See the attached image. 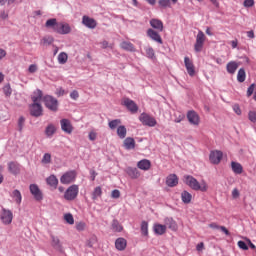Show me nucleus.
<instances>
[{
	"instance_id": "1",
	"label": "nucleus",
	"mask_w": 256,
	"mask_h": 256,
	"mask_svg": "<svg viewBox=\"0 0 256 256\" xmlns=\"http://www.w3.org/2000/svg\"><path fill=\"white\" fill-rule=\"evenodd\" d=\"M184 183L188 185V187H190V189L193 191H201L202 193H205L209 189L207 182L202 181L199 183V181L191 175L184 176Z\"/></svg>"
},
{
	"instance_id": "2",
	"label": "nucleus",
	"mask_w": 256,
	"mask_h": 256,
	"mask_svg": "<svg viewBox=\"0 0 256 256\" xmlns=\"http://www.w3.org/2000/svg\"><path fill=\"white\" fill-rule=\"evenodd\" d=\"M43 103L45 108L49 109V111H52L53 113H57V111H59V101L57 98L51 95H46L43 97Z\"/></svg>"
},
{
	"instance_id": "3",
	"label": "nucleus",
	"mask_w": 256,
	"mask_h": 256,
	"mask_svg": "<svg viewBox=\"0 0 256 256\" xmlns=\"http://www.w3.org/2000/svg\"><path fill=\"white\" fill-rule=\"evenodd\" d=\"M77 195H79V186L77 184H73L65 191L64 199L66 201H75V199H77Z\"/></svg>"
},
{
	"instance_id": "4",
	"label": "nucleus",
	"mask_w": 256,
	"mask_h": 256,
	"mask_svg": "<svg viewBox=\"0 0 256 256\" xmlns=\"http://www.w3.org/2000/svg\"><path fill=\"white\" fill-rule=\"evenodd\" d=\"M139 121L142 123V125H145L146 127H155V125H157V120L155 119V117L147 113L140 114Z\"/></svg>"
},
{
	"instance_id": "5",
	"label": "nucleus",
	"mask_w": 256,
	"mask_h": 256,
	"mask_svg": "<svg viewBox=\"0 0 256 256\" xmlns=\"http://www.w3.org/2000/svg\"><path fill=\"white\" fill-rule=\"evenodd\" d=\"M77 179V172L75 170L68 171L64 173L60 178V183L62 185H69L70 183L75 182Z\"/></svg>"
},
{
	"instance_id": "6",
	"label": "nucleus",
	"mask_w": 256,
	"mask_h": 256,
	"mask_svg": "<svg viewBox=\"0 0 256 256\" xmlns=\"http://www.w3.org/2000/svg\"><path fill=\"white\" fill-rule=\"evenodd\" d=\"M0 219L3 225H11L13 223V212L9 209L2 208Z\"/></svg>"
},
{
	"instance_id": "7",
	"label": "nucleus",
	"mask_w": 256,
	"mask_h": 256,
	"mask_svg": "<svg viewBox=\"0 0 256 256\" xmlns=\"http://www.w3.org/2000/svg\"><path fill=\"white\" fill-rule=\"evenodd\" d=\"M122 105L130 111V113L135 114L137 111H139V106H137V103L135 101L129 99V98H124L122 100Z\"/></svg>"
},
{
	"instance_id": "8",
	"label": "nucleus",
	"mask_w": 256,
	"mask_h": 256,
	"mask_svg": "<svg viewBox=\"0 0 256 256\" xmlns=\"http://www.w3.org/2000/svg\"><path fill=\"white\" fill-rule=\"evenodd\" d=\"M205 43V33L203 31H199L196 36V43L194 45V49L197 53L201 52L203 49V45Z\"/></svg>"
},
{
	"instance_id": "9",
	"label": "nucleus",
	"mask_w": 256,
	"mask_h": 256,
	"mask_svg": "<svg viewBox=\"0 0 256 256\" xmlns=\"http://www.w3.org/2000/svg\"><path fill=\"white\" fill-rule=\"evenodd\" d=\"M209 159L213 165H219L221 163V159H223V152L219 150L211 151Z\"/></svg>"
},
{
	"instance_id": "10",
	"label": "nucleus",
	"mask_w": 256,
	"mask_h": 256,
	"mask_svg": "<svg viewBox=\"0 0 256 256\" xmlns=\"http://www.w3.org/2000/svg\"><path fill=\"white\" fill-rule=\"evenodd\" d=\"M29 189L31 195H33L36 201H43V192H41V189H39V186H37V184H31Z\"/></svg>"
},
{
	"instance_id": "11",
	"label": "nucleus",
	"mask_w": 256,
	"mask_h": 256,
	"mask_svg": "<svg viewBox=\"0 0 256 256\" xmlns=\"http://www.w3.org/2000/svg\"><path fill=\"white\" fill-rule=\"evenodd\" d=\"M30 114L32 117H41L43 115V106L41 103H33L30 106Z\"/></svg>"
},
{
	"instance_id": "12",
	"label": "nucleus",
	"mask_w": 256,
	"mask_h": 256,
	"mask_svg": "<svg viewBox=\"0 0 256 256\" xmlns=\"http://www.w3.org/2000/svg\"><path fill=\"white\" fill-rule=\"evenodd\" d=\"M55 33H59V35H69V33H71V26L65 22H58Z\"/></svg>"
},
{
	"instance_id": "13",
	"label": "nucleus",
	"mask_w": 256,
	"mask_h": 256,
	"mask_svg": "<svg viewBox=\"0 0 256 256\" xmlns=\"http://www.w3.org/2000/svg\"><path fill=\"white\" fill-rule=\"evenodd\" d=\"M184 65L187 70L189 77H195V64H193V60H190L189 57L184 58Z\"/></svg>"
},
{
	"instance_id": "14",
	"label": "nucleus",
	"mask_w": 256,
	"mask_h": 256,
	"mask_svg": "<svg viewBox=\"0 0 256 256\" xmlns=\"http://www.w3.org/2000/svg\"><path fill=\"white\" fill-rule=\"evenodd\" d=\"M187 119L191 125H199L201 123V118L199 117V114L197 112L191 110L187 113Z\"/></svg>"
},
{
	"instance_id": "15",
	"label": "nucleus",
	"mask_w": 256,
	"mask_h": 256,
	"mask_svg": "<svg viewBox=\"0 0 256 256\" xmlns=\"http://www.w3.org/2000/svg\"><path fill=\"white\" fill-rule=\"evenodd\" d=\"M8 171L12 175H19L21 173V165L15 161L8 162Z\"/></svg>"
},
{
	"instance_id": "16",
	"label": "nucleus",
	"mask_w": 256,
	"mask_h": 256,
	"mask_svg": "<svg viewBox=\"0 0 256 256\" xmlns=\"http://www.w3.org/2000/svg\"><path fill=\"white\" fill-rule=\"evenodd\" d=\"M147 36L152 39V41H156V43H159L160 45H163V39L161 38V35H159V32L149 28L147 30Z\"/></svg>"
},
{
	"instance_id": "17",
	"label": "nucleus",
	"mask_w": 256,
	"mask_h": 256,
	"mask_svg": "<svg viewBox=\"0 0 256 256\" xmlns=\"http://www.w3.org/2000/svg\"><path fill=\"white\" fill-rule=\"evenodd\" d=\"M61 129L64 131V133H68V135H71L73 133V125H71V121L69 119H62L60 121Z\"/></svg>"
},
{
	"instance_id": "18",
	"label": "nucleus",
	"mask_w": 256,
	"mask_h": 256,
	"mask_svg": "<svg viewBox=\"0 0 256 256\" xmlns=\"http://www.w3.org/2000/svg\"><path fill=\"white\" fill-rule=\"evenodd\" d=\"M82 23L85 27H88V29H95V27H97V21L89 16H83Z\"/></svg>"
},
{
	"instance_id": "19",
	"label": "nucleus",
	"mask_w": 256,
	"mask_h": 256,
	"mask_svg": "<svg viewBox=\"0 0 256 256\" xmlns=\"http://www.w3.org/2000/svg\"><path fill=\"white\" fill-rule=\"evenodd\" d=\"M166 185L168 187H177L179 185V178L175 174H170L166 178Z\"/></svg>"
},
{
	"instance_id": "20",
	"label": "nucleus",
	"mask_w": 256,
	"mask_h": 256,
	"mask_svg": "<svg viewBox=\"0 0 256 256\" xmlns=\"http://www.w3.org/2000/svg\"><path fill=\"white\" fill-rule=\"evenodd\" d=\"M137 167L141 169V171H149V169H151V160L142 159L138 161Z\"/></svg>"
},
{
	"instance_id": "21",
	"label": "nucleus",
	"mask_w": 256,
	"mask_h": 256,
	"mask_svg": "<svg viewBox=\"0 0 256 256\" xmlns=\"http://www.w3.org/2000/svg\"><path fill=\"white\" fill-rule=\"evenodd\" d=\"M126 173L131 179H139L141 177V172L137 168L128 167Z\"/></svg>"
},
{
	"instance_id": "22",
	"label": "nucleus",
	"mask_w": 256,
	"mask_h": 256,
	"mask_svg": "<svg viewBox=\"0 0 256 256\" xmlns=\"http://www.w3.org/2000/svg\"><path fill=\"white\" fill-rule=\"evenodd\" d=\"M150 25L153 29H156V31L162 32L163 31V21L159 19H151L150 20Z\"/></svg>"
},
{
	"instance_id": "23",
	"label": "nucleus",
	"mask_w": 256,
	"mask_h": 256,
	"mask_svg": "<svg viewBox=\"0 0 256 256\" xmlns=\"http://www.w3.org/2000/svg\"><path fill=\"white\" fill-rule=\"evenodd\" d=\"M226 69L227 72L230 75H235V72L237 71V69H239V63L235 62V61H230L227 65H226Z\"/></svg>"
},
{
	"instance_id": "24",
	"label": "nucleus",
	"mask_w": 256,
	"mask_h": 256,
	"mask_svg": "<svg viewBox=\"0 0 256 256\" xmlns=\"http://www.w3.org/2000/svg\"><path fill=\"white\" fill-rule=\"evenodd\" d=\"M115 247L118 251H125V249L127 248V240H125V238L116 239Z\"/></svg>"
},
{
	"instance_id": "25",
	"label": "nucleus",
	"mask_w": 256,
	"mask_h": 256,
	"mask_svg": "<svg viewBox=\"0 0 256 256\" xmlns=\"http://www.w3.org/2000/svg\"><path fill=\"white\" fill-rule=\"evenodd\" d=\"M51 245L54 247V249H57L58 251H61L63 249V244L61 243V240L59 237L55 235H51Z\"/></svg>"
},
{
	"instance_id": "26",
	"label": "nucleus",
	"mask_w": 256,
	"mask_h": 256,
	"mask_svg": "<svg viewBox=\"0 0 256 256\" xmlns=\"http://www.w3.org/2000/svg\"><path fill=\"white\" fill-rule=\"evenodd\" d=\"M231 169L235 175H241V173H243V165H241L239 162L232 161Z\"/></svg>"
},
{
	"instance_id": "27",
	"label": "nucleus",
	"mask_w": 256,
	"mask_h": 256,
	"mask_svg": "<svg viewBox=\"0 0 256 256\" xmlns=\"http://www.w3.org/2000/svg\"><path fill=\"white\" fill-rule=\"evenodd\" d=\"M209 227H210V229H217V230L222 231V233H224V235H227V236L231 235V233L229 232V230L227 229V227H225V226H220V225H218V224L215 223V222L210 223V224H209Z\"/></svg>"
},
{
	"instance_id": "28",
	"label": "nucleus",
	"mask_w": 256,
	"mask_h": 256,
	"mask_svg": "<svg viewBox=\"0 0 256 256\" xmlns=\"http://www.w3.org/2000/svg\"><path fill=\"white\" fill-rule=\"evenodd\" d=\"M124 148L128 151H131V149H135V139L131 137H127L123 142Z\"/></svg>"
},
{
	"instance_id": "29",
	"label": "nucleus",
	"mask_w": 256,
	"mask_h": 256,
	"mask_svg": "<svg viewBox=\"0 0 256 256\" xmlns=\"http://www.w3.org/2000/svg\"><path fill=\"white\" fill-rule=\"evenodd\" d=\"M47 185H49L50 187H52L53 189H56L57 185H59V180L57 179L56 175H50L47 179H46Z\"/></svg>"
},
{
	"instance_id": "30",
	"label": "nucleus",
	"mask_w": 256,
	"mask_h": 256,
	"mask_svg": "<svg viewBox=\"0 0 256 256\" xmlns=\"http://www.w3.org/2000/svg\"><path fill=\"white\" fill-rule=\"evenodd\" d=\"M58 25H59V22H57V19L55 18L48 19L45 23V27H47L48 29H52L54 33L56 32Z\"/></svg>"
},
{
	"instance_id": "31",
	"label": "nucleus",
	"mask_w": 256,
	"mask_h": 256,
	"mask_svg": "<svg viewBox=\"0 0 256 256\" xmlns=\"http://www.w3.org/2000/svg\"><path fill=\"white\" fill-rule=\"evenodd\" d=\"M121 49H124V51H130L131 53H135V45L131 42L123 41L120 44Z\"/></svg>"
},
{
	"instance_id": "32",
	"label": "nucleus",
	"mask_w": 256,
	"mask_h": 256,
	"mask_svg": "<svg viewBox=\"0 0 256 256\" xmlns=\"http://www.w3.org/2000/svg\"><path fill=\"white\" fill-rule=\"evenodd\" d=\"M181 199L183 203H185L186 205H189V203H191L193 199V195H191V193H189L187 190H184L181 193Z\"/></svg>"
},
{
	"instance_id": "33",
	"label": "nucleus",
	"mask_w": 256,
	"mask_h": 256,
	"mask_svg": "<svg viewBox=\"0 0 256 256\" xmlns=\"http://www.w3.org/2000/svg\"><path fill=\"white\" fill-rule=\"evenodd\" d=\"M33 103H41L43 101V92L41 90H36L32 95Z\"/></svg>"
},
{
	"instance_id": "34",
	"label": "nucleus",
	"mask_w": 256,
	"mask_h": 256,
	"mask_svg": "<svg viewBox=\"0 0 256 256\" xmlns=\"http://www.w3.org/2000/svg\"><path fill=\"white\" fill-rule=\"evenodd\" d=\"M154 231L156 235H165L167 231V226L162 224H156L154 225Z\"/></svg>"
},
{
	"instance_id": "35",
	"label": "nucleus",
	"mask_w": 256,
	"mask_h": 256,
	"mask_svg": "<svg viewBox=\"0 0 256 256\" xmlns=\"http://www.w3.org/2000/svg\"><path fill=\"white\" fill-rule=\"evenodd\" d=\"M54 133H57V127L55 124H49L45 129L46 137H52Z\"/></svg>"
},
{
	"instance_id": "36",
	"label": "nucleus",
	"mask_w": 256,
	"mask_h": 256,
	"mask_svg": "<svg viewBox=\"0 0 256 256\" xmlns=\"http://www.w3.org/2000/svg\"><path fill=\"white\" fill-rule=\"evenodd\" d=\"M111 229L112 231H114V233H121V231H123V226L121 225V223H119L118 220H113Z\"/></svg>"
},
{
	"instance_id": "37",
	"label": "nucleus",
	"mask_w": 256,
	"mask_h": 256,
	"mask_svg": "<svg viewBox=\"0 0 256 256\" xmlns=\"http://www.w3.org/2000/svg\"><path fill=\"white\" fill-rule=\"evenodd\" d=\"M245 79H247V74L245 73L244 68H240L237 74L238 83H245Z\"/></svg>"
},
{
	"instance_id": "38",
	"label": "nucleus",
	"mask_w": 256,
	"mask_h": 256,
	"mask_svg": "<svg viewBox=\"0 0 256 256\" xmlns=\"http://www.w3.org/2000/svg\"><path fill=\"white\" fill-rule=\"evenodd\" d=\"M166 225L168 229H171V231H177L178 229L177 222H175L173 218L166 219Z\"/></svg>"
},
{
	"instance_id": "39",
	"label": "nucleus",
	"mask_w": 256,
	"mask_h": 256,
	"mask_svg": "<svg viewBox=\"0 0 256 256\" xmlns=\"http://www.w3.org/2000/svg\"><path fill=\"white\" fill-rule=\"evenodd\" d=\"M103 195V190L100 186H97L94 191L92 192V199L93 201H96V199H99Z\"/></svg>"
},
{
	"instance_id": "40",
	"label": "nucleus",
	"mask_w": 256,
	"mask_h": 256,
	"mask_svg": "<svg viewBox=\"0 0 256 256\" xmlns=\"http://www.w3.org/2000/svg\"><path fill=\"white\" fill-rule=\"evenodd\" d=\"M117 135L120 139H125L127 137V128L125 126H119L117 128Z\"/></svg>"
},
{
	"instance_id": "41",
	"label": "nucleus",
	"mask_w": 256,
	"mask_h": 256,
	"mask_svg": "<svg viewBox=\"0 0 256 256\" xmlns=\"http://www.w3.org/2000/svg\"><path fill=\"white\" fill-rule=\"evenodd\" d=\"M12 197H13V199H15V202L18 205H21V201H22L23 197L21 196V192L19 190H14L12 192Z\"/></svg>"
},
{
	"instance_id": "42",
	"label": "nucleus",
	"mask_w": 256,
	"mask_h": 256,
	"mask_svg": "<svg viewBox=\"0 0 256 256\" xmlns=\"http://www.w3.org/2000/svg\"><path fill=\"white\" fill-rule=\"evenodd\" d=\"M141 233L144 237L149 235V224L146 221H142L141 223Z\"/></svg>"
},
{
	"instance_id": "43",
	"label": "nucleus",
	"mask_w": 256,
	"mask_h": 256,
	"mask_svg": "<svg viewBox=\"0 0 256 256\" xmlns=\"http://www.w3.org/2000/svg\"><path fill=\"white\" fill-rule=\"evenodd\" d=\"M68 59H69V56L65 52H62L58 55V63H60V65H65Z\"/></svg>"
},
{
	"instance_id": "44",
	"label": "nucleus",
	"mask_w": 256,
	"mask_h": 256,
	"mask_svg": "<svg viewBox=\"0 0 256 256\" xmlns=\"http://www.w3.org/2000/svg\"><path fill=\"white\" fill-rule=\"evenodd\" d=\"M3 93H4L5 97H11V95L13 93V89H11V84H6L3 87Z\"/></svg>"
},
{
	"instance_id": "45",
	"label": "nucleus",
	"mask_w": 256,
	"mask_h": 256,
	"mask_svg": "<svg viewBox=\"0 0 256 256\" xmlns=\"http://www.w3.org/2000/svg\"><path fill=\"white\" fill-rule=\"evenodd\" d=\"M145 51L146 57H148L149 59H153V57H155V50L151 46L146 47Z\"/></svg>"
},
{
	"instance_id": "46",
	"label": "nucleus",
	"mask_w": 256,
	"mask_h": 256,
	"mask_svg": "<svg viewBox=\"0 0 256 256\" xmlns=\"http://www.w3.org/2000/svg\"><path fill=\"white\" fill-rule=\"evenodd\" d=\"M64 220L68 225H73L75 223V219L73 218V214L68 213L64 215Z\"/></svg>"
},
{
	"instance_id": "47",
	"label": "nucleus",
	"mask_w": 256,
	"mask_h": 256,
	"mask_svg": "<svg viewBox=\"0 0 256 256\" xmlns=\"http://www.w3.org/2000/svg\"><path fill=\"white\" fill-rule=\"evenodd\" d=\"M158 5L162 9H166V7H171V0H159Z\"/></svg>"
},
{
	"instance_id": "48",
	"label": "nucleus",
	"mask_w": 256,
	"mask_h": 256,
	"mask_svg": "<svg viewBox=\"0 0 256 256\" xmlns=\"http://www.w3.org/2000/svg\"><path fill=\"white\" fill-rule=\"evenodd\" d=\"M119 125H121V120L119 119L112 120L108 123V126L110 127V129H117Z\"/></svg>"
},
{
	"instance_id": "49",
	"label": "nucleus",
	"mask_w": 256,
	"mask_h": 256,
	"mask_svg": "<svg viewBox=\"0 0 256 256\" xmlns=\"http://www.w3.org/2000/svg\"><path fill=\"white\" fill-rule=\"evenodd\" d=\"M41 162L43 163V165H49V163H51V154L45 153L42 157Z\"/></svg>"
},
{
	"instance_id": "50",
	"label": "nucleus",
	"mask_w": 256,
	"mask_h": 256,
	"mask_svg": "<svg viewBox=\"0 0 256 256\" xmlns=\"http://www.w3.org/2000/svg\"><path fill=\"white\" fill-rule=\"evenodd\" d=\"M53 41H54L53 37H44L41 40V44L42 45H51L53 43Z\"/></svg>"
},
{
	"instance_id": "51",
	"label": "nucleus",
	"mask_w": 256,
	"mask_h": 256,
	"mask_svg": "<svg viewBox=\"0 0 256 256\" xmlns=\"http://www.w3.org/2000/svg\"><path fill=\"white\" fill-rule=\"evenodd\" d=\"M25 125V118L23 116H21L18 120V131H23V127Z\"/></svg>"
},
{
	"instance_id": "52",
	"label": "nucleus",
	"mask_w": 256,
	"mask_h": 256,
	"mask_svg": "<svg viewBox=\"0 0 256 256\" xmlns=\"http://www.w3.org/2000/svg\"><path fill=\"white\" fill-rule=\"evenodd\" d=\"M248 119L251 123H256V111H249Z\"/></svg>"
},
{
	"instance_id": "53",
	"label": "nucleus",
	"mask_w": 256,
	"mask_h": 256,
	"mask_svg": "<svg viewBox=\"0 0 256 256\" xmlns=\"http://www.w3.org/2000/svg\"><path fill=\"white\" fill-rule=\"evenodd\" d=\"M97 243V236H92L88 241H87V247H93V245H96Z\"/></svg>"
},
{
	"instance_id": "54",
	"label": "nucleus",
	"mask_w": 256,
	"mask_h": 256,
	"mask_svg": "<svg viewBox=\"0 0 256 256\" xmlns=\"http://www.w3.org/2000/svg\"><path fill=\"white\" fill-rule=\"evenodd\" d=\"M244 7H254L255 6V0H244L243 2Z\"/></svg>"
},
{
	"instance_id": "55",
	"label": "nucleus",
	"mask_w": 256,
	"mask_h": 256,
	"mask_svg": "<svg viewBox=\"0 0 256 256\" xmlns=\"http://www.w3.org/2000/svg\"><path fill=\"white\" fill-rule=\"evenodd\" d=\"M111 197L112 199H119V197H121V191H119L118 189L113 190L111 193Z\"/></svg>"
},
{
	"instance_id": "56",
	"label": "nucleus",
	"mask_w": 256,
	"mask_h": 256,
	"mask_svg": "<svg viewBox=\"0 0 256 256\" xmlns=\"http://www.w3.org/2000/svg\"><path fill=\"white\" fill-rule=\"evenodd\" d=\"M255 92V84H251L247 89V97H251Z\"/></svg>"
},
{
	"instance_id": "57",
	"label": "nucleus",
	"mask_w": 256,
	"mask_h": 256,
	"mask_svg": "<svg viewBox=\"0 0 256 256\" xmlns=\"http://www.w3.org/2000/svg\"><path fill=\"white\" fill-rule=\"evenodd\" d=\"M238 247L240 249H243V251H247L249 249V246H247V243H245L244 241H238Z\"/></svg>"
},
{
	"instance_id": "58",
	"label": "nucleus",
	"mask_w": 256,
	"mask_h": 256,
	"mask_svg": "<svg viewBox=\"0 0 256 256\" xmlns=\"http://www.w3.org/2000/svg\"><path fill=\"white\" fill-rule=\"evenodd\" d=\"M86 224L84 222H79L76 224L77 231H85Z\"/></svg>"
},
{
	"instance_id": "59",
	"label": "nucleus",
	"mask_w": 256,
	"mask_h": 256,
	"mask_svg": "<svg viewBox=\"0 0 256 256\" xmlns=\"http://www.w3.org/2000/svg\"><path fill=\"white\" fill-rule=\"evenodd\" d=\"M70 97L74 100V101H77V99H79V92L77 90H73L71 93H70Z\"/></svg>"
},
{
	"instance_id": "60",
	"label": "nucleus",
	"mask_w": 256,
	"mask_h": 256,
	"mask_svg": "<svg viewBox=\"0 0 256 256\" xmlns=\"http://www.w3.org/2000/svg\"><path fill=\"white\" fill-rule=\"evenodd\" d=\"M37 64H31L28 68L29 73H37Z\"/></svg>"
},
{
	"instance_id": "61",
	"label": "nucleus",
	"mask_w": 256,
	"mask_h": 256,
	"mask_svg": "<svg viewBox=\"0 0 256 256\" xmlns=\"http://www.w3.org/2000/svg\"><path fill=\"white\" fill-rule=\"evenodd\" d=\"M90 141H95L97 139V132L91 131L88 135Z\"/></svg>"
},
{
	"instance_id": "62",
	"label": "nucleus",
	"mask_w": 256,
	"mask_h": 256,
	"mask_svg": "<svg viewBox=\"0 0 256 256\" xmlns=\"http://www.w3.org/2000/svg\"><path fill=\"white\" fill-rule=\"evenodd\" d=\"M233 111L236 113V115H241V107H239V104H235L233 106Z\"/></svg>"
},
{
	"instance_id": "63",
	"label": "nucleus",
	"mask_w": 256,
	"mask_h": 256,
	"mask_svg": "<svg viewBox=\"0 0 256 256\" xmlns=\"http://www.w3.org/2000/svg\"><path fill=\"white\" fill-rule=\"evenodd\" d=\"M239 195H240L239 190L237 188H234L232 190V197H233V199H238Z\"/></svg>"
},
{
	"instance_id": "64",
	"label": "nucleus",
	"mask_w": 256,
	"mask_h": 256,
	"mask_svg": "<svg viewBox=\"0 0 256 256\" xmlns=\"http://www.w3.org/2000/svg\"><path fill=\"white\" fill-rule=\"evenodd\" d=\"M203 249H205V243L200 242L199 244H197L196 251L201 252V251H203Z\"/></svg>"
}]
</instances>
